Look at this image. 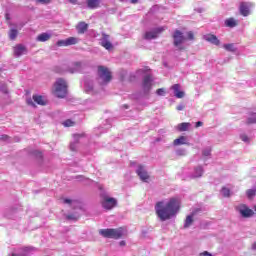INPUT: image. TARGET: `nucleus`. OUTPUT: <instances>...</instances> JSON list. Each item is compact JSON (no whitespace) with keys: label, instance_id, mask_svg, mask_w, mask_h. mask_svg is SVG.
<instances>
[{"label":"nucleus","instance_id":"412c9836","mask_svg":"<svg viewBox=\"0 0 256 256\" xmlns=\"http://www.w3.org/2000/svg\"><path fill=\"white\" fill-rule=\"evenodd\" d=\"M32 99L35 103H37V105H47V101H45L41 95H33Z\"/></svg>","mask_w":256,"mask_h":256},{"label":"nucleus","instance_id":"c756f323","mask_svg":"<svg viewBox=\"0 0 256 256\" xmlns=\"http://www.w3.org/2000/svg\"><path fill=\"white\" fill-rule=\"evenodd\" d=\"M56 45L58 47H68V44H67V39L66 40H58Z\"/></svg>","mask_w":256,"mask_h":256},{"label":"nucleus","instance_id":"2eb2a0df","mask_svg":"<svg viewBox=\"0 0 256 256\" xmlns=\"http://www.w3.org/2000/svg\"><path fill=\"white\" fill-rule=\"evenodd\" d=\"M83 69V64L81 62H74L72 67H69L66 71L68 73H79Z\"/></svg>","mask_w":256,"mask_h":256},{"label":"nucleus","instance_id":"864d4df0","mask_svg":"<svg viewBox=\"0 0 256 256\" xmlns=\"http://www.w3.org/2000/svg\"><path fill=\"white\" fill-rule=\"evenodd\" d=\"M120 245H121V246H124V245H125V241H121V242H120Z\"/></svg>","mask_w":256,"mask_h":256},{"label":"nucleus","instance_id":"423d86ee","mask_svg":"<svg viewBox=\"0 0 256 256\" xmlns=\"http://www.w3.org/2000/svg\"><path fill=\"white\" fill-rule=\"evenodd\" d=\"M153 87V77L151 75H146L142 81V90L145 95L149 94Z\"/></svg>","mask_w":256,"mask_h":256},{"label":"nucleus","instance_id":"dca6fc26","mask_svg":"<svg viewBox=\"0 0 256 256\" xmlns=\"http://www.w3.org/2000/svg\"><path fill=\"white\" fill-rule=\"evenodd\" d=\"M172 89L174 91V95L175 97H177V99H183L185 97V92L181 91V85L179 84H174L172 86Z\"/></svg>","mask_w":256,"mask_h":256},{"label":"nucleus","instance_id":"4be33fe9","mask_svg":"<svg viewBox=\"0 0 256 256\" xmlns=\"http://www.w3.org/2000/svg\"><path fill=\"white\" fill-rule=\"evenodd\" d=\"M191 127V123L189 122H182L178 124L177 129L180 132L187 131Z\"/></svg>","mask_w":256,"mask_h":256},{"label":"nucleus","instance_id":"ddd939ff","mask_svg":"<svg viewBox=\"0 0 256 256\" xmlns=\"http://www.w3.org/2000/svg\"><path fill=\"white\" fill-rule=\"evenodd\" d=\"M27 53V47L23 44H18L14 47V55L16 57H21V55H25Z\"/></svg>","mask_w":256,"mask_h":256},{"label":"nucleus","instance_id":"ea45409f","mask_svg":"<svg viewBox=\"0 0 256 256\" xmlns=\"http://www.w3.org/2000/svg\"><path fill=\"white\" fill-rule=\"evenodd\" d=\"M241 140L244 141L245 143L249 142V137L245 134L241 135Z\"/></svg>","mask_w":256,"mask_h":256},{"label":"nucleus","instance_id":"49530a36","mask_svg":"<svg viewBox=\"0 0 256 256\" xmlns=\"http://www.w3.org/2000/svg\"><path fill=\"white\" fill-rule=\"evenodd\" d=\"M34 155L38 156V157H43V154L39 151H34Z\"/></svg>","mask_w":256,"mask_h":256},{"label":"nucleus","instance_id":"c9c22d12","mask_svg":"<svg viewBox=\"0 0 256 256\" xmlns=\"http://www.w3.org/2000/svg\"><path fill=\"white\" fill-rule=\"evenodd\" d=\"M253 123H256V117L255 116H252V117L248 118V120H247L248 125H253Z\"/></svg>","mask_w":256,"mask_h":256},{"label":"nucleus","instance_id":"aec40b11","mask_svg":"<svg viewBox=\"0 0 256 256\" xmlns=\"http://www.w3.org/2000/svg\"><path fill=\"white\" fill-rule=\"evenodd\" d=\"M193 217H195V212H192L191 215H188L185 219L184 229H187L193 225Z\"/></svg>","mask_w":256,"mask_h":256},{"label":"nucleus","instance_id":"5fc2aeb1","mask_svg":"<svg viewBox=\"0 0 256 256\" xmlns=\"http://www.w3.org/2000/svg\"><path fill=\"white\" fill-rule=\"evenodd\" d=\"M124 108H125V109H129V106H128V105H124Z\"/></svg>","mask_w":256,"mask_h":256},{"label":"nucleus","instance_id":"4468645a","mask_svg":"<svg viewBox=\"0 0 256 256\" xmlns=\"http://www.w3.org/2000/svg\"><path fill=\"white\" fill-rule=\"evenodd\" d=\"M239 11H240V15H243V17H248V15L250 14L249 3L241 2Z\"/></svg>","mask_w":256,"mask_h":256},{"label":"nucleus","instance_id":"3c124183","mask_svg":"<svg viewBox=\"0 0 256 256\" xmlns=\"http://www.w3.org/2000/svg\"><path fill=\"white\" fill-rule=\"evenodd\" d=\"M130 3H132L133 5H135L136 3H139V0H130Z\"/></svg>","mask_w":256,"mask_h":256},{"label":"nucleus","instance_id":"f03ea898","mask_svg":"<svg viewBox=\"0 0 256 256\" xmlns=\"http://www.w3.org/2000/svg\"><path fill=\"white\" fill-rule=\"evenodd\" d=\"M67 81L63 78H58L54 83V89L52 90L53 95L58 97V99H65L67 97L68 89Z\"/></svg>","mask_w":256,"mask_h":256},{"label":"nucleus","instance_id":"bb28decb","mask_svg":"<svg viewBox=\"0 0 256 256\" xmlns=\"http://www.w3.org/2000/svg\"><path fill=\"white\" fill-rule=\"evenodd\" d=\"M221 193L223 197H231V190L227 187H222Z\"/></svg>","mask_w":256,"mask_h":256},{"label":"nucleus","instance_id":"a18cd8bd","mask_svg":"<svg viewBox=\"0 0 256 256\" xmlns=\"http://www.w3.org/2000/svg\"><path fill=\"white\" fill-rule=\"evenodd\" d=\"M177 111H183V109H185V106L184 105H178L176 107Z\"/></svg>","mask_w":256,"mask_h":256},{"label":"nucleus","instance_id":"37998d69","mask_svg":"<svg viewBox=\"0 0 256 256\" xmlns=\"http://www.w3.org/2000/svg\"><path fill=\"white\" fill-rule=\"evenodd\" d=\"M27 105H30L31 107H35V103L33 102L32 99L27 100Z\"/></svg>","mask_w":256,"mask_h":256},{"label":"nucleus","instance_id":"e433bc0d","mask_svg":"<svg viewBox=\"0 0 256 256\" xmlns=\"http://www.w3.org/2000/svg\"><path fill=\"white\" fill-rule=\"evenodd\" d=\"M203 155L204 157H209V155H211V148L203 150Z\"/></svg>","mask_w":256,"mask_h":256},{"label":"nucleus","instance_id":"c03bdc74","mask_svg":"<svg viewBox=\"0 0 256 256\" xmlns=\"http://www.w3.org/2000/svg\"><path fill=\"white\" fill-rule=\"evenodd\" d=\"M63 203H66V204H68V205H71V203H73V201H72L71 199H69V198H65V199L63 200Z\"/></svg>","mask_w":256,"mask_h":256},{"label":"nucleus","instance_id":"0eeeda50","mask_svg":"<svg viewBox=\"0 0 256 256\" xmlns=\"http://www.w3.org/2000/svg\"><path fill=\"white\" fill-rule=\"evenodd\" d=\"M172 37L174 40L173 44L175 47H179V45H182V43H185V41H187V38H185L181 30H175Z\"/></svg>","mask_w":256,"mask_h":256},{"label":"nucleus","instance_id":"a19ab883","mask_svg":"<svg viewBox=\"0 0 256 256\" xmlns=\"http://www.w3.org/2000/svg\"><path fill=\"white\" fill-rule=\"evenodd\" d=\"M70 150H71V151H77V144L71 143V144H70Z\"/></svg>","mask_w":256,"mask_h":256},{"label":"nucleus","instance_id":"79ce46f5","mask_svg":"<svg viewBox=\"0 0 256 256\" xmlns=\"http://www.w3.org/2000/svg\"><path fill=\"white\" fill-rule=\"evenodd\" d=\"M200 256H213V254L209 253L208 251H204V252L200 253Z\"/></svg>","mask_w":256,"mask_h":256},{"label":"nucleus","instance_id":"20e7f679","mask_svg":"<svg viewBox=\"0 0 256 256\" xmlns=\"http://www.w3.org/2000/svg\"><path fill=\"white\" fill-rule=\"evenodd\" d=\"M98 77L103 85H107V83H111L113 74L106 66H98Z\"/></svg>","mask_w":256,"mask_h":256},{"label":"nucleus","instance_id":"f257e3e1","mask_svg":"<svg viewBox=\"0 0 256 256\" xmlns=\"http://www.w3.org/2000/svg\"><path fill=\"white\" fill-rule=\"evenodd\" d=\"M181 209V200L179 198H170L169 201L164 204L163 201L157 202L155 205V211L160 221H169L171 217H175Z\"/></svg>","mask_w":256,"mask_h":256},{"label":"nucleus","instance_id":"39448f33","mask_svg":"<svg viewBox=\"0 0 256 256\" xmlns=\"http://www.w3.org/2000/svg\"><path fill=\"white\" fill-rule=\"evenodd\" d=\"M101 205L106 211H111L114 207H117V199L111 198L107 195L102 196Z\"/></svg>","mask_w":256,"mask_h":256},{"label":"nucleus","instance_id":"6e6d98bb","mask_svg":"<svg viewBox=\"0 0 256 256\" xmlns=\"http://www.w3.org/2000/svg\"><path fill=\"white\" fill-rule=\"evenodd\" d=\"M1 139H7V136H2Z\"/></svg>","mask_w":256,"mask_h":256},{"label":"nucleus","instance_id":"a878e982","mask_svg":"<svg viewBox=\"0 0 256 256\" xmlns=\"http://www.w3.org/2000/svg\"><path fill=\"white\" fill-rule=\"evenodd\" d=\"M17 35H19V32L17 31V29H11L9 31V39L11 41H15V39H17Z\"/></svg>","mask_w":256,"mask_h":256},{"label":"nucleus","instance_id":"603ef678","mask_svg":"<svg viewBox=\"0 0 256 256\" xmlns=\"http://www.w3.org/2000/svg\"><path fill=\"white\" fill-rule=\"evenodd\" d=\"M5 17H6V19L9 21V19H11L10 17H9V14L8 13H6L5 14Z\"/></svg>","mask_w":256,"mask_h":256},{"label":"nucleus","instance_id":"473e14b6","mask_svg":"<svg viewBox=\"0 0 256 256\" xmlns=\"http://www.w3.org/2000/svg\"><path fill=\"white\" fill-rule=\"evenodd\" d=\"M196 177H202L203 175V167L199 166L195 169Z\"/></svg>","mask_w":256,"mask_h":256},{"label":"nucleus","instance_id":"b1692460","mask_svg":"<svg viewBox=\"0 0 256 256\" xmlns=\"http://www.w3.org/2000/svg\"><path fill=\"white\" fill-rule=\"evenodd\" d=\"M186 141H187V138L185 136H180L179 138L174 140L173 145L175 146L185 145Z\"/></svg>","mask_w":256,"mask_h":256},{"label":"nucleus","instance_id":"4d7b16f0","mask_svg":"<svg viewBox=\"0 0 256 256\" xmlns=\"http://www.w3.org/2000/svg\"><path fill=\"white\" fill-rule=\"evenodd\" d=\"M12 256H21V255H19V254H12Z\"/></svg>","mask_w":256,"mask_h":256},{"label":"nucleus","instance_id":"de8ad7c7","mask_svg":"<svg viewBox=\"0 0 256 256\" xmlns=\"http://www.w3.org/2000/svg\"><path fill=\"white\" fill-rule=\"evenodd\" d=\"M195 127L196 128L203 127V122H201V121L196 122V126Z\"/></svg>","mask_w":256,"mask_h":256},{"label":"nucleus","instance_id":"6e6552de","mask_svg":"<svg viewBox=\"0 0 256 256\" xmlns=\"http://www.w3.org/2000/svg\"><path fill=\"white\" fill-rule=\"evenodd\" d=\"M110 36L108 34L102 33V37L100 38V45L104 47L107 51H111L113 49V44L111 43Z\"/></svg>","mask_w":256,"mask_h":256},{"label":"nucleus","instance_id":"cd10ccee","mask_svg":"<svg viewBox=\"0 0 256 256\" xmlns=\"http://www.w3.org/2000/svg\"><path fill=\"white\" fill-rule=\"evenodd\" d=\"M54 73H58L59 75H63L65 73V69L62 66H55L53 68Z\"/></svg>","mask_w":256,"mask_h":256},{"label":"nucleus","instance_id":"7c9ffc66","mask_svg":"<svg viewBox=\"0 0 256 256\" xmlns=\"http://www.w3.org/2000/svg\"><path fill=\"white\" fill-rule=\"evenodd\" d=\"M62 125H64V127H73V125H75V122H73L71 119H68L64 121Z\"/></svg>","mask_w":256,"mask_h":256},{"label":"nucleus","instance_id":"f8f14e48","mask_svg":"<svg viewBox=\"0 0 256 256\" xmlns=\"http://www.w3.org/2000/svg\"><path fill=\"white\" fill-rule=\"evenodd\" d=\"M136 173H137L138 177H140L141 181H144V183H147V181H149V174L146 172V170H145V168H143V166H139Z\"/></svg>","mask_w":256,"mask_h":256},{"label":"nucleus","instance_id":"9b49d317","mask_svg":"<svg viewBox=\"0 0 256 256\" xmlns=\"http://www.w3.org/2000/svg\"><path fill=\"white\" fill-rule=\"evenodd\" d=\"M205 41H208V43H212V45L219 46L221 45V41L215 34H206L204 36Z\"/></svg>","mask_w":256,"mask_h":256},{"label":"nucleus","instance_id":"f3484780","mask_svg":"<svg viewBox=\"0 0 256 256\" xmlns=\"http://www.w3.org/2000/svg\"><path fill=\"white\" fill-rule=\"evenodd\" d=\"M76 29L79 33V35H83L84 33H86L87 29H89V24L85 23V22H79L76 26Z\"/></svg>","mask_w":256,"mask_h":256},{"label":"nucleus","instance_id":"1a4fd4ad","mask_svg":"<svg viewBox=\"0 0 256 256\" xmlns=\"http://www.w3.org/2000/svg\"><path fill=\"white\" fill-rule=\"evenodd\" d=\"M163 31H165V28L160 27V28H156L154 31L146 32L144 34V39L148 41L151 39H157V37L159 36V33H163Z\"/></svg>","mask_w":256,"mask_h":256},{"label":"nucleus","instance_id":"f704fd0d","mask_svg":"<svg viewBox=\"0 0 256 256\" xmlns=\"http://www.w3.org/2000/svg\"><path fill=\"white\" fill-rule=\"evenodd\" d=\"M187 39L189 41H193L195 39V34L193 33V31L187 32Z\"/></svg>","mask_w":256,"mask_h":256},{"label":"nucleus","instance_id":"c85d7f7f","mask_svg":"<svg viewBox=\"0 0 256 256\" xmlns=\"http://www.w3.org/2000/svg\"><path fill=\"white\" fill-rule=\"evenodd\" d=\"M79 217L80 216L77 214H70L66 216V219H68V221H78Z\"/></svg>","mask_w":256,"mask_h":256},{"label":"nucleus","instance_id":"393cba45","mask_svg":"<svg viewBox=\"0 0 256 256\" xmlns=\"http://www.w3.org/2000/svg\"><path fill=\"white\" fill-rule=\"evenodd\" d=\"M66 43H67L68 47L70 45H77V43H79V39L77 37H69L66 39Z\"/></svg>","mask_w":256,"mask_h":256},{"label":"nucleus","instance_id":"58836bf2","mask_svg":"<svg viewBox=\"0 0 256 256\" xmlns=\"http://www.w3.org/2000/svg\"><path fill=\"white\" fill-rule=\"evenodd\" d=\"M38 3H42V5H47L51 3V0H36Z\"/></svg>","mask_w":256,"mask_h":256},{"label":"nucleus","instance_id":"5701e85b","mask_svg":"<svg viewBox=\"0 0 256 256\" xmlns=\"http://www.w3.org/2000/svg\"><path fill=\"white\" fill-rule=\"evenodd\" d=\"M238 23L237 20H235L234 18H228L227 20H225V26L226 27H237Z\"/></svg>","mask_w":256,"mask_h":256},{"label":"nucleus","instance_id":"4c0bfd02","mask_svg":"<svg viewBox=\"0 0 256 256\" xmlns=\"http://www.w3.org/2000/svg\"><path fill=\"white\" fill-rule=\"evenodd\" d=\"M156 93L159 96H163L165 95V89L164 88L157 89Z\"/></svg>","mask_w":256,"mask_h":256},{"label":"nucleus","instance_id":"9d476101","mask_svg":"<svg viewBox=\"0 0 256 256\" xmlns=\"http://www.w3.org/2000/svg\"><path fill=\"white\" fill-rule=\"evenodd\" d=\"M238 211L240 215H242L245 219L253 217V215H255V212H253L252 209H249V207H247V205L245 204L240 205Z\"/></svg>","mask_w":256,"mask_h":256},{"label":"nucleus","instance_id":"6ab92c4d","mask_svg":"<svg viewBox=\"0 0 256 256\" xmlns=\"http://www.w3.org/2000/svg\"><path fill=\"white\" fill-rule=\"evenodd\" d=\"M101 5V0H88L87 1V7L89 9H98Z\"/></svg>","mask_w":256,"mask_h":256},{"label":"nucleus","instance_id":"8fccbe9b","mask_svg":"<svg viewBox=\"0 0 256 256\" xmlns=\"http://www.w3.org/2000/svg\"><path fill=\"white\" fill-rule=\"evenodd\" d=\"M69 3H72V5H77V0H68Z\"/></svg>","mask_w":256,"mask_h":256},{"label":"nucleus","instance_id":"09e8293b","mask_svg":"<svg viewBox=\"0 0 256 256\" xmlns=\"http://www.w3.org/2000/svg\"><path fill=\"white\" fill-rule=\"evenodd\" d=\"M74 139H80V137H83V135H80V134H74L73 135Z\"/></svg>","mask_w":256,"mask_h":256},{"label":"nucleus","instance_id":"7ed1b4c3","mask_svg":"<svg viewBox=\"0 0 256 256\" xmlns=\"http://www.w3.org/2000/svg\"><path fill=\"white\" fill-rule=\"evenodd\" d=\"M99 234L105 239H121L123 237V228L100 229Z\"/></svg>","mask_w":256,"mask_h":256},{"label":"nucleus","instance_id":"72a5a7b5","mask_svg":"<svg viewBox=\"0 0 256 256\" xmlns=\"http://www.w3.org/2000/svg\"><path fill=\"white\" fill-rule=\"evenodd\" d=\"M224 49L226 51H235V46L233 44H224Z\"/></svg>","mask_w":256,"mask_h":256},{"label":"nucleus","instance_id":"2f4dec72","mask_svg":"<svg viewBox=\"0 0 256 256\" xmlns=\"http://www.w3.org/2000/svg\"><path fill=\"white\" fill-rule=\"evenodd\" d=\"M255 195H256V190H253V189L247 190L248 199H253V197H255Z\"/></svg>","mask_w":256,"mask_h":256},{"label":"nucleus","instance_id":"a211bd4d","mask_svg":"<svg viewBox=\"0 0 256 256\" xmlns=\"http://www.w3.org/2000/svg\"><path fill=\"white\" fill-rule=\"evenodd\" d=\"M49 39H51V34L44 32L37 36L36 41L40 43H45V41H49Z\"/></svg>","mask_w":256,"mask_h":256}]
</instances>
